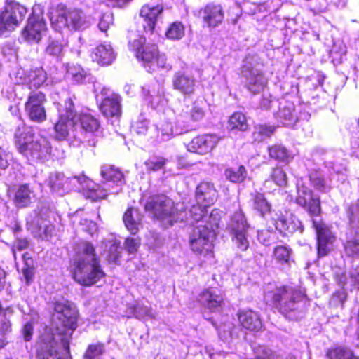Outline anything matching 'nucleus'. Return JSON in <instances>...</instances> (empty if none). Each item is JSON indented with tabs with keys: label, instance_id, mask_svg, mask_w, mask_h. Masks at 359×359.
I'll use <instances>...</instances> for the list:
<instances>
[{
	"label": "nucleus",
	"instance_id": "2f4dec72",
	"mask_svg": "<svg viewBox=\"0 0 359 359\" xmlns=\"http://www.w3.org/2000/svg\"><path fill=\"white\" fill-rule=\"evenodd\" d=\"M93 61L100 66L111 65L116 57V54L111 44L107 43H100L92 51Z\"/></svg>",
	"mask_w": 359,
	"mask_h": 359
},
{
	"label": "nucleus",
	"instance_id": "0e129e2a",
	"mask_svg": "<svg viewBox=\"0 0 359 359\" xmlns=\"http://www.w3.org/2000/svg\"><path fill=\"white\" fill-rule=\"evenodd\" d=\"M114 17L111 12H106L100 18L98 27L102 32H106L113 24Z\"/></svg>",
	"mask_w": 359,
	"mask_h": 359
},
{
	"label": "nucleus",
	"instance_id": "f3484780",
	"mask_svg": "<svg viewBox=\"0 0 359 359\" xmlns=\"http://www.w3.org/2000/svg\"><path fill=\"white\" fill-rule=\"evenodd\" d=\"M97 102L99 103L100 111L107 118L116 121L121 114V97L104 87L100 94L96 95Z\"/></svg>",
	"mask_w": 359,
	"mask_h": 359
},
{
	"label": "nucleus",
	"instance_id": "e2e57ef3",
	"mask_svg": "<svg viewBox=\"0 0 359 359\" xmlns=\"http://www.w3.org/2000/svg\"><path fill=\"white\" fill-rule=\"evenodd\" d=\"M257 239L264 245H269L275 241V233L269 230L257 231Z\"/></svg>",
	"mask_w": 359,
	"mask_h": 359
},
{
	"label": "nucleus",
	"instance_id": "3c124183",
	"mask_svg": "<svg viewBox=\"0 0 359 359\" xmlns=\"http://www.w3.org/2000/svg\"><path fill=\"white\" fill-rule=\"evenodd\" d=\"M339 282L343 287L350 283L351 286L359 290V266L353 267L349 271L348 278L345 276H342L340 278Z\"/></svg>",
	"mask_w": 359,
	"mask_h": 359
},
{
	"label": "nucleus",
	"instance_id": "6e6552de",
	"mask_svg": "<svg viewBox=\"0 0 359 359\" xmlns=\"http://www.w3.org/2000/svg\"><path fill=\"white\" fill-rule=\"evenodd\" d=\"M334 157V153L331 151H325L323 154L322 161L330 172L331 178L330 180L325 179L320 170L313 171L309 174V180L316 190L321 192L329 191L333 184L332 180L336 177L337 181L341 182L346 180V168L341 163L334 164L333 162Z\"/></svg>",
	"mask_w": 359,
	"mask_h": 359
},
{
	"label": "nucleus",
	"instance_id": "f704fd0d",
	"mask_svg": "<svg viewBox=\"0 0 359 359\" xmlns=\"http://www.w3.org/2000/svg\"><path fill=\"white\" fill-rule=\"evenodd\" d=\"M217 196V191L213 184L210 182H201L196 188V200L197 203L209 207L216 201Z\"/></svg>",
	"mask_w": 359,
	"mask_h": 359
},
{
	"label": "nucleus",
	"instance_id": "c756f323",
	"mask_svg": "<svg viewBox=\"0 0 359 359\" xmlns=\"http://www.w3.org/2000/svg\"><path fill=\"white\" fill-rule=\"evenodd\" d=\"M163 11V6L160 4L150 3L142 7L140 15L146 22L144 26L146 32H154L157 22L162 18Z\"/></svg>",
	"mask_w": 359,
	"mask_h": 359
},
{
	"label": "nucleus",
	"instance_id": "dca6fc26",
	"mask_svg": "<svg viewBox=\"0 0 359 359\" xmlns=\"http://www.w3.org/2000/svg\"><path fill=\"white\" fill-rule=\"evenodd\" d=\"M233 234V241L241 251L246 250L249 247L248 231L250 229L243 212L238 210L232 216L228 224Z\"/></svg>",
	"mask_w": 359,
	"mask_h": 359
},
{
	"label": "nucleus",
	"instance_id": "393cba45",
	"mask_svg": "<svg viewBox=\"0 0 359 359\" xmlns=\"http://www.w3.org/2000/svg\"><path fill=\"white\" fill-rule=\"evenodd\" d=\"M142 94L145 101L153 109L161 111L168 104L163 86L158 81L143 86Z\"/></svg>",
	"mask_w": 359,
	"mask_h": 359
},
{
	"label": "nucleus",
	"instance_id": "cd10ccee",
	"mask_svg": "<svg viewBox=\"0 0 359 359\" xmlns=\"http://www.w3.org/2000/svg\"><path fill=\"white\" fill-rule=\"evenodd\" d=\"M198 16L202 19L204 28L212 29L222 23L224 12L221 5L210 3L200 9Z\"/></svg>",
	"mask_w": 359,
	"mask_h": 359
},
{
	"label": "nucleus",
	"instance_id": "79ce46f5",
	"mask_svg": "<svg viewBox=\"0 0 359 359\" xmlns=\"http://www.w3.org/2000/svg\"><path fill=\"white\" fill-rule=\"evenodd\" d=\"M253 208L260 215L265 218H269L271 221V213L276 212V210H271V205L266 200L262 194H257L253 198Z\"/></svg>",
	"mask_w": 359,
	"mask_h": 359
},
{
	"label": "nucleus",
	"instance_id": "de8ad7c7",
	"mask_svg": "<svg viewBox=\"0 0 359 359\" xmlns=\"http://www.w3.org/2000/svg\"><path fill=\"white\" fill-rule=\"evenodd\" d=\"M131 130L132 132L138 135L147 136V139L151 140L149 139V131L152 130V126L149 125V121L144 116L140 115L139 116L138 119L132 125Z\"/></svg>",
	"mask_w": 359,
	"mask_h": 359
},
{
	"label": "nucleus",
	"instance_id": "f03ea898",
	"mask_svg": "<svg viewBox=\"0 0 359 359\" xmlns=\"http://www.w3.org/2000/svg\"><path fill=\"white\" fill-rule=\"evenodd\" d=\"M55 331L46 327L36 344L38 359H61L58 351L62 348L63 355L69 353V339L77 327V316H55Z\"/></svg>",
	"mask_w": 359,
	"mask_h": 359
},
{
	"label": "nucleus",
	"instance_id": "603ef678",
	"mask_svg": "<svg viewBox=\"0 0 359 359\" xmlns=\"http://www.w3.org/2000/svg\"><path fill=\"white\" fill-rule=\"evenodd\" d=\"M347 215L349 219L350 228L355 231L356 235L359 234V204L350 206Z\"/></svg>",
	"mask_w": 359,
	"mask_h": 359
},
{
	"label": "nucleus",
	"instance_id": "a19ab883",
	"mask_svg": "<svg viewBox=\"0 0 359 359\" xmlns=\"http://www.w3.org/2000/svg\"><path fill=\"white\" fill-rule=\"evenodd\" d=\"M35 194L27 184L19 187L15 196V203L19 208H24L29 205L34 199Z\"/></svg>",
	"mask_w": 359,
	"mask_h": 359
},
{
	"label": "nucleus",
	"instance_id": "ea45409f",
	"mask_svg": "<svg viewBox=\"0 0 359 359\" xmlns=\"http://www.w3.org/2000/svg\"><path fill=\"white\" fill-rule=\"evenodd\" d=\"M268 152L271 158L286 164L289 163L293 158L292 153L281 144L269 146Z\"/></svg>",
	"mask_w": 359,
	"mask_h": 359
},
{
	"label": "nucleus",
	"instance_id": "2eb2a0df",
	"mask_svg": "<svg viewBox=\"0 0 359 359\" xmlns=\"http://www.w3.org/2000/svg\"><path fill=\"white\" fill-rule=\"evenodd\" d=\"M65 183L67 185L66 193L74 190L81 192L86 198L92 201L104 198V190H100L98 184H95L85 175L66 177Z\"/></svg>",
	"mask_w": 359,
	"mask_h": 359
},
{
	"label": "nucleus",
	"instance_id": "c85d7f7f",
	"mask_svg": "<svg viewBox=\"0 0 359 359\" xmlns=\"http://www.w3.org/2000/svg\"><path fill=\"white\" fill-rule=\"evenodd\" d=\"M196 86V81L195 78L187 69L175 72L172 77L173 88L184 95L193 94Z\"/></svg>",
	"mask_w": 359,
	"mask_h": 359
},
{
	"label": "nucleus",
	"instance_id": "774afa93",
	"mask_svg": "<svg viewBox=\"0 0 359 359\" xmlns=\"http://www.w3.org/2000/svg\"><path fill=\"white\" fill-rule=\"evenodd\" d=\"M140 240L135 238L128 237L126 239L124 245L126 250L129 253H134L137 250L140 246Z\"/></svg>",
	"mask_w": 359,
	"mask_h": 359
},
{
	"label": "nucleus",
	"instance_id": "39448f33",
	"mask_svg": "<svg viewBox=\"0 0 359 359\" xmlns=\"http://www.w3.org/2000/svg\"><path fill=\"white\" fill-rule=\"evenodd\" d=\"M59 119L55 124V138L57 140H67L73 147H79L82 142L78 134L76 114L74 110L72 97L67 98L62 109H58Z\"/></svg>",
	"mask_w": 359,
	"mask_h": 359
},
{
	"label": "nucleus",
	"instance_id": "37998d69",
	"mask_svg": "<svg viewBox=\"0 0 359 359\" xmlns=\"http://www.w3.org/2000/svg\"><path fill=\"white\" fill-rule=\"evenodd\" d=\"M328 359H359L353 351L346 346H337L330 348L326 354Z\"/></svg>",
	"mask_w": 359,
	"mask_h": 359
},
{
	"label": "nucleus",
	"instance_id": "4c0bfd02",
	"mask_svg": "<svg viewBox=\"0 0 359 359\" xmlns=\"http://www.w3.org/2000/svg\"><path fill=\"white\" fill-rule=\"evenodd\" d=\"M48 306L55 314H78L74 303L64 297H54L52 302L48 303Z\"/></svg>",
	"mask_w": 359,
	"mask_h": 359
},
{
	"label": "nucleus",
	"instance_id": "e433bc0d",
	"mask_svg": "<svg viewBox=\"0 0 359 359\" xmlns=\"http://www.w3.org/2000/svg\"><path fill=\"white\" fill-rule=\"evenodd\" d=\"M123 220L127 230L135 235L141 227L142 217L139 211L133 208H128L123 215Z\"/></svg>",
	"mask_w": 359,
	"mask_h": 359
},
{
	"label": "nucleus",
	"instance_id": "473e14b6",
	"mask_svg": "<svg viewBox=\"0 0 359 359\" xmlns=\"http://www.w3.org/2000/svg\"><path fill=\"white\" fill-rule=\"evenodd\" d=\"M198 302L210 310L220 307L223 302V294L217 287L204 290L198 296Z\"/></svg>",
	"mask_w": 359,
	"mask_h": 359
},
{
	"label": "nucleus",
	"instance_id": "a18cd8bd",
	"mask_svg": "<svg viewBox=\"0 0 359 359\" xmlns=\"http://www.w3.org/2000/svg\"><path fill=\"white\" fill-rule=\"evenodd\" d=\"M228 127L230 130L237 129L241 131H246L249 125L245 116L242 113L236 112L230 116Z\"/></svg>",
	"mask_w": 359,
	"mask_h": 359
},
{
	"label": "nucleus",
	"instance_id": "680f3d73",
	"mask_svg": "<svg viewBox=\"0 0 359 359\" xmlns=\"http://www.w3.org/2000/svg\"><path fill=\"white\" fill-rule=\"evenodd\" d=\"M62 49L63 46L58 40H51L46 48V52L49 55L58 57L62 53Z\"/></svg>",
	"mask_w": 359,
	"mask_h": 359
},
{
	"label": "nucleus",
	"instance_id": "9b49d317",
	"mask_svg": "<svg viewBox=\"0 0 359 359\" xmlns=\"http://www.w3.org/2000/svg\"><path fill=\"white\" fill-rule=\"evenodd\" d=\"M208 104L203 99L197 98L191 106L184 105L181 109L177 110H171L167 109L164 114L168 115L175 114L176 116V123L177 125H182L184 131L191 129L190 123H199L205 118Z\"/></svg>",
	"mask_w": 359,
	"mask_h": 359
},
{
	"label": "nucleus",
	"instance_id": "f8f14e48",
	"mask_svg": "<svg viewBox=\"0 0 359 359\" xmlns=\"http://www.w3.org/2000/svg\"><path fill=\"white\" fill-rule=\"evenodd\" d=\"M53 27L62 32L63 29L69 30H83L90 27L91 20L85 13L78 8L68 9L58 15L55 19H51Z\"/></svg>",
	"mask_w": 359,
	"mask_h": 359
},
{
	"label": "nucleus",
	"instance_id": "4be33fe9",
	"mask_svg": "<svg viewBox=\"0 0 359 359\" xmlns=\"http://www.w3.org/2000/svg\"><path fill=\"white\" fill-rule=\"evenodd\" d=\"M15 79L17 88H23L25 86L31 90L41 86L47 80V76L42 67H35L29 71L19 69L15 74Z\"/></svg>",
	"mask_w": 359,
	"mask_h": 359
},
{
	"label": "nucleus",
	"instance_id": "72a5a7b5",
	"mask_svg": "<svg viewBox=\"0 0 359 359\" xmlns=\"http://www.w3.org/2000/svg\"><path fill=\"white\" fill-rule=\"evenodd\" d=\"M67 78L75 84L93 83L95 81L88 70L78 65H69L67 67Z\"/></svg>",
	"mask_w": 359,
	"mask_h": 359
},
{
	"label": "nucleus",
	"instance_id": "9d476101",
	"mask_svg": "<svg viewBox=\"0 0 359 359\" xmlns=\"http://www.w3.org/2000/svg\"><path fill=\"white\" fill-rule=\"evenodd\" d=\"M217 227V222L214 224H198L189 237V245L191 250L197 255L207 259L213 257L214 228Z\"/></svg>",
	"mask_w": 359,
	"mask_h": 359
},
{
	"label": "nucleus",
	"instance_id": "5fc2aeb1",
	"mask_svg": "<svg viewBox=\"0 0 359 359\" xmlns=\"http://www.w3.org/2000/svg\"><path fill=\"white\" fill-rule=\"evenodd\" d=\"M291 252V249L287 246L278 245L273 250V258L278 263H288L290 258Z\"/></svg>",
	"mask_w": 359,
	"mask_h": 359
},
{
	"label": "nucleus",
	"instance_id": "58836bf2",
	"mask_svg": "<svg viewBox=\"0 0 359 359\" xmlns=\"http://www.w3.org/2000/svg\"><path fill=\"white\" fill-rule=\"evenodd\" d=\"M65 180L66 177L62 172H53L49 174L45 184L49 187L53 192L63 195L66 193L67 187Z\"/></svg>",
	"mask_w": 359,
	"mask_h": 359
},
{
	"label": "nucleus",
	"instance_id": "bb28decb",
	"mask_svg": "<svg viewBox=\"0 0 359 359\" xmlns=\"http://www.w3.org/2000/svg\"><path fill=\"white\" fill-rule=\"evenodd\" d=\"M220 137L215 134H203L194 137L187 145L189 151L200 155L211 152L217 145Z\"/></svg>",
	"mask_w": 359,
	"mask_h": 359
},
{
	"label": "nucleus",
	"instance_id": "b1692460",
	"mask_svg": "<svg viewBox=\"0 0 359 359\" xmlns=\"http://www.w3.org/2000/svg\"><path fill=\"white\" fill-rule=\"evenodd\" d=\"M180 130L173 129L170 120L165 116L161 118L160 121L152 125V130L149 131V139L152 142H161L170 140L175 135L184 133L182 125H179Z\"/></svg>",
	"mask_w": 359,
	"mask_h": 359
},
{
	"label": "nucleus",
	"instance_id": "f257e3e1",
	"mask_svg": "<svg viewBox=\"0 0 359 359\" xmlns=\"http://www.w3.org/2000/svg\"><path fill=\"white\" fill-rule=\"evenodd\" d=\"M140 203L146 212L162 221L165 225L172 226L175 222H187L203 224L206 222L207 208L201 203L193 205L189 212L184 208L183 204L174 205L173 201L165 195L148 196L144 194Z\"/></svg>",
	"mask_w": 359,
	"mask_h": 359
},
{
	"label": "nucleus",
	"instance_id": "052dcab7",
	"mask_svg": "<svg viewBox=\"0 0 359 359\" xmlns=\"http://www.w3.org/2000/svg\"><path fill=\"white\" fill-rule=\"evenodd\" d=\"M345 250L348 256L359 257V238H355L347 241Z\"/></svg>",
	"mask_w": 359,
	"mask_h": 359
},
{
	"label": "nucleus",
	"instance_id": "4d7b16f0",
	"mask_svg": "<svg viewBox=\"0 0 359 359\" xmlns=\"http://www.w3.org/2000/svg\"><path fill=\"white\" fill-rule=\"evenodd\" d=\"M270 177L277 186H286L287 182V175L281 168L277 167L273 168Z\"/></svg>",
	"mask_w": 359,
	"mask_h": 359
},
{
	"label": "nucleus",
	"instance_id": "ddd939ff",
	"mask_svg": "<svg viewBox=\"0 0 359 359\" xmlns=\"http://www.w3.org/2000/svg\"><path fill=\"white\" fill-rule=\"evenodd\" d=\"M27 9L14 0H7L4 10L0 13V36L13 31L25 19Z\"/></svg>",
	"mask_w": 359,
	"mask_h": 359
},
{
	"label": "nucleus",
	"instance_id": "4468645a",
	"mask_svg": "<svg viewBox=\"0 0 359 359\" xmlns=\"http://www.w3.org/2000/svg\"><path fill=\"white\" fill-rule=\"evenodd\" d=\"M43 11L41 4H35L28 18L27 24L22 31V37L28 43H37L46 32V24L43 16Z\"/></svg>",
	"mask_w": 359,
	"mask_h": 359
},
{
	"label": "nucleus",
	"instance_id": "49530a36",
	"mask_svg": "<svg viewBox=\"0 0 359 359\" xmlns=\"http://www.w3.org/2000/svg\"><path fill=\"white\" fill-rule=\"evenodd\" d=\"M225 177L233 183L242 182L247 177V170L243 165L229 168L224 172Z\"/></svg>",
	"mask_w": 359,
	"mask_h": 359
},
{
	"label": "nucleus",
	"instance_id": "a211bd4d",
	"mask_svg": "<svg viewBox=\"0 0 359 359\" xmlns=\"http://www.w3.org/2000/svg\"><path fill=\"white\" fill-rule=\"evenodd\" d=\"M78 121L80 123H78V134L82 142H86L89 145L95 146L102 133L100 121L90 114H81L79 118L76 117V122Z\"/></svg>",
	"mask_w": 359,
	"mask_h": 359
},
{
	"label": "nucleus",
	"instance_id": "7ed1b4c3",
	"mask_svg": "<svg viewBox=\"0 0 359 359\" xmlns=\"http://www.w3.org/2000/svg\"><path fill=\"white\" fill-rule=\"evenodd\" d=\"M70 262L72 277L81 285H93L105 276L95 248L88 241H83L75 245Z\"/></svg>",
	"mask_w": 359,
	"mask_h": 359
},
{
	"label": "nucleus",
	"instance_id": "c9c22d12",
	"mask_svg": "<svg viewBox=\"0 0 359 359\" xmlns=\"http://www.w3.org/2000/svg\"><path fill=\"white\" fill-rule=\"evenodd\" d=\"M276 119L283 126L293 127L298 118L294 114V106L291 102L280 103L279 110L275 114Z\"/></svg>",
	"mask_w": 359,
	"mask_h": 359
},
{
	"label": "nucleus",
	"instance_id": "6e6d98bb",
	"mask_svg": "<svg viewBox=\"0 0 359 359\" xmlns=\"http://www.w3.org/2000/svg\"><path fill=\"white\" fill-rule=\"evenodd\" d=\"M11 330L10 320L6 316H0V348H4L7 341L5 336Z\"/></svg>",
	"mask_w": 359,
	"mask_h": 359
},
{
	"label": "nucleus",
	"instance_id": "69168bd1",
	"mask_svg": "<svg viewBox=\"0 0 359 359\" xmlns=\"http://www.w3.org/2000/svg\"><path fill=\"white\" fill-rule=\"evenodd\" d=\"M79 224L82 226V229L88 232L90 235H93L97 230V224L87 217L81 218Z\"/></svg>",
	"mask_w": 359,
	"mask_h": 359
},
{
	"label": "nucleus",
	"instance_id": "864d4df0",
	"mask_svg": "<svg viewBox=\"0 0 359 359\" xmlns=\"http://www.w3.org/2000/svg\"><path fill=\"white\" fill-rule=\"evenodd\" d=\"M165 35L169 39L179 40L184 36V26L180 22H175L169 26Z\"/></svg>",
	"mask_w": 359,
	"mask_h": 359
},
{
	"label": "nucleus",
	"instance_id": "338daca9",
	"mask_svg": "<svg viewBox=\"0 0 359 359\" xmlns=\"http://www.w3.org/2000/svg\"><path fill=\"white\" fill-rule=\"evenodd\" d=\"M255 353V359H271L275 356V353L266 346L257 347Z\"/></svg>",
	"mask_w": 359,
	"mask_h": 359
},
{
	"label": "nucleus",
	"instance_id": "13d9d810",
	"mask_svg": "<svg viewBox=\"0 0 359 359\" xmlns=\"http://www.w3.org/2000/svg\"><path fill=\"white\" fill-rule=\"evenodd\" d=\"M165 163V158L160 156L151 157L144 162L146 169L149 171H158L164 167Z\"/></svg>",
	"mask_w": 359,
	"mask_h": 359
},
{
	"label": "nucleus",
	"instance_id": "0eeeda50",
	"mask_svg": "<svg viewBox=\"0 0 359 359\" xmlns=\"http://www.w3.org/2000/svg\"><path fill=\"white\" fill-rule=\"evenodd\" d=\"M263 67V61L257 54H248L243 62L241 76L245 79V87L252 94L263 92L267 86Z\"/></svg>",
	"mask_w": 359,
	"mask_h": 359
},
{
	"label": "nucleus",
	"instance_id": "09e8293b",
	"mask_svg": "<svg viewBox=\"0 0 359 359\" xmlns=\"http://www.w3.org/2000/svg\"><path fill=\"white\" fill-rule=\"evenodd\" d=\"M242 326L250 330H259L262 323L259 316H238Z\"/></svg>",
	"mask_w": 359,
	"mask_h": 359
},
{
	"label": "nucleus",
	"instance_id": "aec40b11",
	"mask_svg": "<svg viewBox=\"0 0 359 359\" xmlns=\"http://www.w3.org/2000/svg\"><path fill=\"white\" fill-rule=\"evenodd\" d=\"M100 174L104 181L100 186V190H104V198L108 194H116L121 191L123 184V175L113 165H104L101 167Z\"/></svg>",
	"mask_w": 359,
	"mask_h": 359
},
{
	"label": "nucleus",
	"instance_id": "8fccbe9b",
	"mask_svg": "<svg viewBox=\"0 0 359 359\" xmlns=\"http://www.w3.org/2000/svg\"><path fill=\"white\" fill-rule=\"evenodd\" d=\"M276 128L266 124H259L255 127L253 138L255 141L261 142L265 137H270L275 131Z\"/></svg>",
	"mask_w": 359,
	"mask_h": 359
},
{
	"label": "nucleus",
	"instance_id": "412c9836",
	"mask_svg": "<svg viewBox=\"0 0 359 359\" xmlns=\"http://www.w3.org/2000/svg\"><path fill=\"white\" fill-rule=\"evenodd\" d=\"M297 196L296 203L303 207L311 217L318 216L320 212V198L313 194L306 186L304 185L303 180H299L297 182Z\"/></svg>",
	"mask_w": 359,
	"mask_h": 359
},
{
	"label": "nucleus",
	"instance_id": "c03bdc74",
	"mask_svg": "<svg viewBox=\"0 0 359 359\" xmlns=\"http://www.w3.org/2000/svg\"><path fill=\"white\" fill-rule=\"evenodd\" d=\"M105 250L109 262L116 264L121 254L120 242L116 239L107 241L105 243Z\"/></svg>",
	"mask_w": 359,
	"mask_h": 359
},
{
	"label": "nucleus",
	"instance_id": "bf43d9fd",
	"mask_svg": "<svg viewBox=\"0 0 359 359\" xmlns=\"http://www.w3.org/2000/svg\"><path fill=\"white\" fill-rule=\"evenodd\" d=\"M104 346L101 344L90 345L84 355V359H96L104 353Z\"/></svg>",
	"mask_w": 359,
	"mask_h": 359
},
{
	"label": "nucleus",
	"instance_id": "1a4fd4ad",
	"mask_svg": "<svg viewBox=\"0 0 359 359\" xmlns=\"http://www.w3.org/2000/svg\"><path fill=\"white\" fill-rule=\"evenodd\" d=\"M305 298L304 291L290 286H283L265 294L266 302L271 301L281 314L294 311L296 305Z\"/></svg>",
	"mask_w": 359,
	"mask_h": 359
},
{
	"label": "nucleus",
	"instance_id": "7c9ffc66",
	"mask_svg": "<svg viewBox=\"0 0 359 359\" xmlns=\"http://www.w3.org/2000/svg\"><path fill=\"white\" fill-rule=\"evenodd\" d=\"M29 228L37 230L36 233L43 238L48 239L52 235L54 226L46 218L40 216L36 211L27 218Z\"/></svg>",
	"mask_w": 359,
	"mask_h": 359
},
{
	"label": "nucleus",
	"instance_id": "423d86ee",
	"mask_svg": "<svg viewBox=\"0 0 359 359\" xmlns=\"http://www.w3.org/2000/svg\"><path fill=\"white\" fill-rule=\"evenodd\" d=\"M145 41L144 36H139L128 44L130 50L135 53L137 59L142 62L145 69L149 72L158 69L165 72L170 71L172 65L167 62L165 55L159 54L155 44L145 45Z\"/></svg>",
	"mask_w": 359,
	"mask_h": 359
},
{
	"label": "nucleus",
	"instance_id": "6ab92c4d",
	"mask_svg": "<svg viewBox=\"0 0 359 359\" xmlns=\"http://www.w3.org/2000/svg\"><path fill=\"white\" fill-rule=\"evenodd\" d=\"M271 222L284 236H290L297 232L302 233L304 231L302 222L291 212H273L271 213Z\"/></svg>",
	"mask_w": 359,
	"mask_h": 359
},
{
	"label": "nucleus",
	"instance_id": "5701e85b",
	"mask_svg": "<svg viewBox=\"0 0 359 359\" xmlns=\"http://www.w3.org/2000/svg\"><path fill=\"white\" fill-rule=\"evenodd\" d=\"M45 95L41 92L30 91L25 103V112L29 119L34 122L41 123L46 118L44 107Z\"/></svg>",
	"mask_w": 359,
	"mask_h": 359
},
{
	"label": "nucleus",
	"instance_id": "20e7f679",
	"mask_svg": "<svg viewBox=\"0 0 359 359\" xmlns=\"http://www.w3.org/2000/svg\"><path fill=\"white\" fill-rule=\"evenodd\" d=\"M15 139L18 151L29 163L49 159L52 147L48 140L41 134H34L32 128L21 123L15 132Z\"/></svg>",
	"mask_w": 359,
	"mask_h": 359
},
{
	"label": "nucleus",
	"instance_id": "a878e982",
	"mask_svg": "<svg viewBox=\"0 0 359 359\" xmlns=\"http://www.w3.org/2000/svg\"><path fill=\"white\" fill-rule=\"evenodd\" d=\"M312 225L317 236L318 256L324 257L331 250L335 236L320 219H312Z\"/></svg>",
	"mask_w": 359,
	"mask_h": 359
}]
</instances>
